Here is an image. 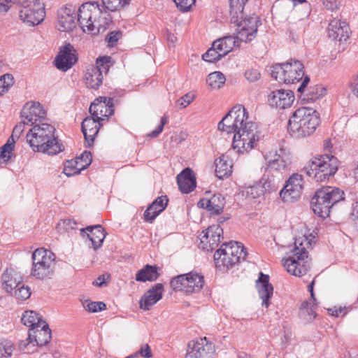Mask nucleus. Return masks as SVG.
Here are the masks:
<instances>
[{"label":"nucleus","mask_w":358,"mask_h":358,"mask_svg":"<svg viewBox=\"0 0 358 358\" xmlns=\"http://www.w3.org/2000/svg\"><path fill=\"white\" fill-rule=\"evenodd\" d=\"M55 127L49 124H36L27 134V141L34 151L55 155L63 151L64 146L55 136Z\"/></svg>","instance_id":"2"},{"label":"nucleus","mask_w":358,"mask_h":358,"mask_svg":"<svg viewBox=\"0 0 358 358\" xmlns=\"http://www.w3.org/2000/svg\"><path fill=\"white\" fill-rule=\"evenodd\" d=\"M106 278L104 275L99 276L94 282L93 285L101 287L105 282Z\"/></svg>","instance_id":"63"},{"label":"nucleus","mask_w":358,"mask_h":358,"mask_svg":"<svg viewBox=\"0 0 358 358\" xmlns=\"http://www.w3.org/2000/svg\"><path fill=\"white\" fill-rule=\"evenodd\" d=\"M317 303L311 304L310 301H304L299 308V317L304 322H312L317 316L316 309Z\"/></svg>","instance_id":"39"},{"label":"nucleus","mask_w":358,"mask_h":358,"mask_svg":"<svg viewBox=\"0 0 358 358\" xmlns=\"http://www.w3.org/2000/svg\"><path fill=\"white\" fill-rule=\"evenodd\" d=\"M31 275L38 280L50 279L54 275L56 265L55 255L43 248L36 249L32 253Z\"/></svg>","instance_id":"6"},{"label":"nucleus","mask_w":358,"mask_h":358,"mask_svg":"<svg viewBox=\"0 0 358 358\" xmlns=\"http://www.w3.org/2000/svg\"><path fill=\"white\" fill-rule=\"evenodd\" d=\"M2 284L5 290L10 294L21 285L22 277L13 269L7 268L1 276Z\"/></svg>","instance_id":"35"},{"label":"nucleus","mask_w":358,"mask_h":358,"mask_svg":"<svg viewBox=\"0 0 358 358\" xmlns=\"http://www.w3.org/2000/svg\"><path fill=\"white\" fill-rule=\"evenodd\" d=\"M247 252L241 243L232 242L223 243L214 254L216 267L220 269L232 268L241 259L244 260Z\"/></svg>","instance_id":"7"},{"label":"nucleus","mask_w":358,"mask_h":358,"mask_svg":"<svg viewBox=\"0 0 358 358\" xmlns=\"http://www.w3.org/2000/svg\"><path fill=\"white\" fill-rule=\"evenodd\" d=\"M336 157L325 155L315 157L304 170L306 174L316 182H323L333 176L338 170Z\"/></svg>","instance_id":"8"},{"label":"nucleus","mask_w":358,"mask_h":358,"mask_svg":"<svg viewBox=\"0 0 358 358\" xmlns=\"http://www.w3.org/2000/svg\"><path fill=\"white\" fill-rule=\"evenodd\" d=\"M101 121L92 115V117H87L83 120L81 129L88 146H91L94 143L95 136L101 126Z\"/></svg>","instance_id":"27"},{"label":"nucleus","mask_w":358,"mask_h":358,"mask_svg":"<svg viewBox=\"0 0 358 358\" xmlns=\"http://www.w3.org/2000/svg\"><path fill=\"white\" fill-rule=\"evenodd\" d=\"M80 236L83 238L87 237L92 242L95 250L101 247L106 235L101 225L89 226L85 229H80Z\"/></svg>","instance_id":"26"},{"label":"nucleus","mask_w":358,"mask_h":358,"mask_svg":"<svg viewBox=\"0 0 358 358\" xmlns=\"http://www.w3.org/2000/svg\"><path fill=\"white\" fill-rule=\"evenodd\" d=\"M303 243H306V245L309 244L305 237L296 238L294 249L282 259V266L287 271L296 277L306 275L311 266V259L308 256Z\"/></svg>","instance_id":"4"},{"label":"nucleus","mask_w":358,"mask_h":358,"mask_svg":"<svg viewBox=\"0 0 358 358\" xmlns=\"http://www.w3.org/2000/svg\"><path fill=\"white\" fill-rule=\"evenodd\" d=\"M90 114L99 120L108 119L114 113V99L110 97L99 96L90 106Z\"/></svg>","instance_id":"19"},{"label":"nucleus","mask_w":358,"mask_h":358,"mask_svg":"<svg viewBox=\"0 0 358 358\" xmlns=\"http://www.w3.org/2000/svg\"><path fill=\"white\" fill-rule=\"evenodd\" d=\"M349 27L345 22L334 19L328 26V36L334 41H346L348 37Z\"/></svg>","instance_id":"29"},{"label":"nucleus","mask_w":358,"mask_h":358,"mask_svg":"<svg viewBox=\"0 0 358 358\" xmlns=\"http://www.w3.org/2000/svg\"><path fill=\"white\" fill-rule=\"evenodd\" d=\"M73 52V46L70 43L62 47L55 58L56 67L64 71L71 69L77 62V57Z\"/></svg>","instance_id":"23"},{"label":"nucleus","mask_w":358,"mask_h":358,"mask_svg":"<svg viewBox=\"0 0 358 358\" xmlns=\"http://www.w3.org/2000/svg\"><path fill=\"white\" fill-rule=\"evenodd\" d=\"M170 285L174 290H181L187 294H193L199 292L202 289L204 279L202 275L189 272L173 278Z\"/></svg>","instance_id":"12"},{"label":"nucleus","mask_w":358,"mask_h":358,"mask_svg":"<svg viewBox=\"0 0 358 358\" xmlns=\"http://www.w3.org/2000/svg\"><path fill=\"white\" fill-rule=\"evenodd\" d=\"M77 160H79L80 164H86L87 159L92 162V155L90 152H84L80 157L76 158Z\"/></svg>","instance_id":"60"},{"label":"nucleus","mask_w":358,"mask_h":358,"mask_svg":"<svg viewBox=\"0 0 358 358\" xmlns=\"http://www.w3.org/2000/svg\"><path fill=\"white\" fill-rule=\"evenodd\" d=\"M22 322L30 329L39 328L43 324L47 323L41 316L33 310H27L22 317Z\"/></svg>","instance_id":"40"},{"label":"nucleus","mask_w":358,"mask_h":358,"mask_svg":"<svg viewBox=\"0 0 358 358\" xmlns=\"http://www.w3.org/2000/svg\"><path fill=\"white\" fill-rule=\"evenodd\" d=\"M193 99L194 96L187 93L185 94L182 97L179 99L177 101V103L180 105L182 108H185L193 101Z\"/></svg>","instance_id":"57"},{"label":"nucleus","mask_w":358,"mask_h":358,"mask_svg":"<svg viewBox=\"0 0 358 358\" xmlns=\"http://www.w3.org/2000/svg\"><path fill=\"white\" fill-rule=\"evenodd\" d=\"M257 287L259 297L262 299V306L268 308L269 306L268 300L272 296L273 287L269 283V276L260 273L259 277L257 280Z\"/></svg>","instance_id":"31"},{"label":"nucleus","mask_w":358,"mask_h":358,"mask_svg":"<svg viewBox=\"0 0 358 358\" xmlns=\"http://www.w3.org/2000/svg\"><path fill=\"white\" fill-rule=\"evenodd\" d=\"M235 24L236 38L240 42L248 43L253 40L257 35V29L261 24L256 15L252 16L242 15L237 22H231Z\"/></svg>","instance_id":"13"},{"label":"nucleus","mask_w":358,"mask_h":358,"mask_svg":"<svg viewBox=\"0 0 358 358\" xmlns=\"http://www.w3.org/2000/svg\"><path fill=\"white\" fill-rule=\"evenodd\" d=\"M164 292V285L157 283L150 288L141 298L140 308L148 310L157 303L162 298Z\"/></svg>","instance_id":"24"},{"label":"nucleus","mask_w":358,"mask_h":358,"mask_svg":"<svg viewBox=\"0 0 358 358\" xmlns=\"http://www.w3.org/2000/svg\"><path fill=\"white\" fill-rule=\"evenodd\" d=\"M110 57H103L96 59V65H91L87 68L85 73V83L88 87L97 89L102 84L103 72L107 73L109 69Z\"/></svg>","instance_id":"15"},{"label":"nucleus","mask_w":358,"mask_h":358,"mask_svg":"<svg viewBox=\"0 0 358 358\" xmlns=\"http://www.w3.org/2000/svg\"><path fill=\"white\" fill-rule=\"evenodd\" d=\"M138 353L145 358H150L152 356L150 348L148 344L143 345L139 350Z\"/></svg>","instance_id":"59"},{"label":"nucleus","mask_w":358,"mask_h":358,"mask_svg":"<svg viewBox=\"0 0 358 358\" xmlns=\"http://www.w3.org/2000/svg\"><path fill=\"white\" fill-rule=\"evenodd\" d=\"M169 199L166 196L157 197L144 212V220L146 222H152L158 215L166 208Z\"/></svg>","instance_id":"32"},{"label":"nucleus","mask_w":358,"mask_h":358,"mask_svg":"<svg viewBox=\"0 0 358 358\" xmlns=\"http://www.w3.org/2000/svg\"><path fill=\"white\" fill-rule=\"evenodd\" d=\"M58 29L60 31H70L76 27L75 8L64 7L58 11Z\"/></svg>","instance_id":"28"},{"label":"nucleus","mask_w":358,"mask_h":358,"mask_svg":"<svg viewBox=\"0 0 358 358\" xmlns=\"http://www.w3.org/2000/svg\"><path fill=\"white\" fill-rule=\"evenodd\" d=\"M324 7L329 11L336 12L341 6L340 0H322Z\"/></svg>","instance_id":"52"},{"label":"nucleus","mask_w":358,"mask_h":358,"mask_svg":"<svg viewBox=\"0 0 358 358\" xmlns=\"http://www.w3.org/2000/svg\"><path fill=\"white\" fill-rule=\"evenodd\" d=\"M270 173L271 171H268L267 169L266 173L264 174L262 178L258 181L264 190V193L275 191L276 188V182L274 176H271Z\"/></svg>","instance_id":"44"},{"label":"nucleus","mask_w":358,"mask_h":358,"mask_svg":"<svg viewBox=\"0 0 358 358\" xmlns=\"http://www.w3.org/2000/svg\"><path fill=\"white\" fill-rule=\"evenodd\" d=\"M92 11L87 4H83L78 9V22L84 32L96 35L104 32L111 22V17L107 12H103L99 19L92 20Z\"/></svg>","instance_id":"10"},{"label":"nucleus","mask_w":358,"mask_h":358,"mask_svg":"<svg viewBox=\"0 0 358 358\" xmlns=\"http://www.w3.org/2000/svg\"><path fill=\"white\" fill-rule=\"evenodd\" d=\"M225 206L224 198L220 194H214L210 199H201L198 206L207 209L211 214L219 215L223 212Z\"/></svg>","instance_id":"30"},{"label":"nucleus","mask_w":358,"mask_h":358,"mask_svg":"<svg viewBox=\"0 0 358 358\" xmlns=\"http://www.w3.org/2000/svg\"><path fill=\"white\" fill-rule=\"evenodd\" d=\"M240 41L236 36H227L213 42V45L219 50L222 55L225 56L230 52L234 47L239 46Z\"/></svg>","instance_id":"36"},{"label":"nucleus","mask_w":358,"mask_h":358,"mask_svg":"<svg viewBox=\"0 0 358 358\" xmlns=\"http://www.w3.org/2000/svg\"><path fill=\"white\" fill-rule=\"evenodd\" d=\"M352 219L354 221L355 227L358 229V201L353 206Z\"/></svg>","instance_id":"61"},{"label":"nucleus","mask_w":358,"mask_h":358,"mask_svg":"<svg viewBox=\"0 0 358 358\" xmlns=\"http://www.w3.org/2000/svg\"><path fill=\"white\" fill-rule=\"evenodd\" d=\"M196 0H174L177 7L182 12H187L190 10Z\"/></svg>","instance_id":"53"},{"label":"nucleus","mask_w":358,"mask_h":358,"mask_svg":"<svg viewBox=\"0 0 358 358\" xmlns=\"http://www.w3.org/2000/svg\"><path fill=\"white\" fill-rule=\"evenodd\" d=\"M245 77L250 82H256L260 78L261 74L257 69H250L245 72Z\"/></svg>","instance_id":"54"},{"label":"nucleus","mask_w":358,"mask_h":358,"mask_svg":"<svg viewBox=\"0 0 358 358\" xmlns=\"http://www.w3.org/2000/svg\"><path fill=\"white\" fill-rule=\"evenodd\" d=\"M274 158L268 161V171H277L280 173H286L292 164V156L289 150L285 148H280L275 150Z\"/></svg>","instance_id":"21"},{"label":"nucleus","mask_w":358,"mask_h":358,"mask_svg":"<svg viewBox=\"0 0 358 358\" xmlns=\"http://www.w3.org/2000/svg\"><path fill=\"white\" fill-rule=\"evenodd\" d=\"M45 116L46 113L39 102H27L21 110V117L27 125H36L37 122H41Z\"/></svg>","instance_id":"20"},{"label":"nucleus","mask_w":358,"mask_h":358,"mask_svg":"<svg viewBox=\"0 0 358 358\" xmlns=\"http://www.w3.org/2000/svg\"><path fill=\"white\" fill-rule=\"evenodd\" d=\"M26 124H24L23 120L21 122H20L18 124H17L13 130L11 137L10 138L11 140H13V137L15 136L16 138H19L20 134L22 133L24 130V125Z\"/></svg>","instance_id":"58"},{"label":"nucleus","mask_w":358,"mask_h":358,"mask_svg":"<svg viewBox=\"0 0 358 358\" xmlns=\"http://www.w3.org/2000/svg\"><path fill=\"white\" fill-rule=\"evenodd\" d=\"M84 308L90 313H96L106 308V305L102 301L90 302L86 301L83 303Z\"/></svg>","instance_id":"51"},{"label":"nucleus","mask_w":358,"mask_h":358,"mask_svg":"<svg viewBox=\"0 0 358 358\" xmlns=\"http://www.w3.org/2000/svg\"><path fill=\"white\" fill-rule=\"evenodd\" d=\"M158 267L146 264L136 274V280L138 282L155 281L159 274L157 272Z\"/></svg>","instance_id":"38"},{"label":"nucleus","mask_w":358,"mask_h":358,"mask_svg":"<svg viewBox=\"0 0 358 358\" xmlns=\"http://www.w3.org/2000/svg\"><path fill=\"white\" fill-rule=\"evenodd\" d=\"M294 100V93L290 90H277L271 92L268 96L269 106L279 110L289 108Z\"/></svg>","instance_id":"22"},{"label":"nucleus","mask_w":358,"mask_h":358,"mask_svg":"<svg viewBox=\"0 0 358 358\" xmlns=\"http://www.w3.org/2000/svg\"><path fill=\"white\" fill-rule=\"evenodd\" d=\"M351 87L353 94L358 97V72L352 78Z\"/></svg>","instance_id":"62"},{"label":"nucleus","mask_w":358,"mask_h":358,"mask_svg":"<svg viewBox=\"0 0 358 358\" xmlns=\"http://www.w3.org/2000/svg\"><path fill=\"white\" fill-rule=\"evenodd\" d=\"M13 76L11 74L6 73L0 77V96L7 92L13 85Z\"/></svg>","instance_id":"50"},{"label":"nucleus","mask_w":358,"mask_h":358,"mask_svg":"<svg viewBox=\"0 0 358 358\" xmlns=\"http://www.w3.org/2000/svg\"><path fill=\"white\" fill-rule=\"evenodd\" d=\"M320 122L318 113L309 107L296 109L289 120L288 130L296 138H304L315 132Z\"/></svg>","instance_id":"3"},{"label":"nucleus","mask_w":358,"mask_h":358,"mask_svg":"<svg viewBox=\"0 0 358 358\" xmlns=\"http://www.w3.org/2000/svg\"><path fill=\"white\" fill-rule=\"evenodd\" d=\"M248 0H229L231 22H237L238 17L244 15L243 10Z\"/></svg>","instance_id":"42"},{"label":"nucleus","mask_w":358,"mask_h":358,"mask_svg":"<svg viewBox=\"0 0 358 358\" xmlns=\"http://www.w3.org/2000/svg\"><path fill=\"white\" fill-rule=\"evenodd\" d=\"M51 337V330L48 323H45L39 328L30 329L27 338L20 342L19 348L20 350L27 349L26 352L29 353V347H34L35 345L41 347L45 345L50 342Z\"/></svg>","instance_id":"14"},{"label":"nucleus","mask_w":358,"mask_h":358,"mask_svg":"<svg viewBox=\"0 0 358 358\" xmlns=\"http://www.w3.org/2000/svg\"><path fill=\"white\" fill-rule=\"evenodd\" d=\"M10 294L14 296L19 300L24 301L30 297L31 290L28 286H24L22 282L21 285L15 289L13 293H10Z\"/></svg>","instance_id":"49"},{"label":"nucleus","mask_w":358,"mask_h":358,"mask_svg":"<svg viewBox=\"0 0 358 358\" xmlns=\"http://www.w3.org/2000/svg\"><path fill=\"white\" fill-rule=\"evenodd\" d=\"M223 234V229L219 225H211L200 234L199 248L206 251H213L219 245Z\"/></svg>","instance_id":"18"},{"label":"nucleus","mask_w":358,"mask_h":358,"mask_svg":"<svg viewBox=\"0 0 358 358\" xmlns=\"http://www.w3.org/2000/svg\"><path fill=\"white\" fill-rule=\"evenodd\" d=\"M130 1L131 0H101V5L94 2L90 4L89 6H92L94 9L97 8L96 11L99 14H103V10L104 12H107V10L111 12L120 10L128 6Z\"/></svg>","instance_id":"34"},{"label":"nucleus","mask_w":358,"mask_h":358,"mask_svg":"<svg viewBox=\"0 0 358 358\" xmlns=\"http://www.w3.org/2000/svg\"><path fill=\"white\" fill-rule=\"evenodd\" d=\"M226 81L224 75L220 71H215L208 75L206 82L212 89L220 88Z\"/></svg>","instance_id":"43"},{"label":"nucleus","mask_w":358,"mask_h":358,"mask_svg":"<svg viewBox=\"0 0 358 358\" xmlns=\"http://www.w3.org/2000/svg\"><path fill=\"white\" fill-rule=\"evenodd\" d=\"M177 183L181 192L188 194L196 187V178L189 168L185 169L178 176Z\"/></svg>","instance_id":"33"},{"label":"nucleus","mask_w":358,"mask_h":358,"mask_svg":"<svg viewBox=\"0 0 358 358\" xmlns=\"http://www.w3.org/2000/svg\"><path fill=\"white\" fill-rule=\"evenodd\" d=\"M15 346L8 340H0V358H11Z\"/></svg>","instance_id":"46"},{"label":"nucleus","mask_w":358,"mask_h":358,"mask_svg":"<svg viewBox=\"0 0 358 358\" xmlns=\"http://www.w3.org/2000/svg\"><path fill=\"white\" fill-rule=\"evenodd\" d=\"M224 55L213 45L206 53L202 55V59L208 62H215L220 60Z\"/></svg>","instance_id":"48"},{"label":"nucleus","mask_w":358,"mask_h":358,"mask_svg":"<svg viewBox=\"0 0 358 358\" xmlns=\"http://www.w3.org/2000/svg\"><path fill=\"white\" fill-rule=\"evenodd\" d=\"M343 194L340 189L330 186L318 189L310 201L314 213L321 217H328L333 206L344 199Z\"/></svg>","instance_id":"5"},{"label":"nucleus","mask_w":358,"mask_h":358,"mask_svg":"<svg viewBox=\"0 0 358 358\" xmlns=\"http://www.w3.org/2000/svg\"><path fill=\"white\" fill-rule=\"evenodd\" d=\"M163 131L161 127H157L156 129L147 134L148 137L156 138Z\"/></svg>","instance_id":"64"},{"label":"nucleus","mask_w":358,"mask_h":358,"mask_svg":"<svg viewBox=\"0 0 358 358\" xmlns=\"http://www.w3.org/2000/svg\"><path fill=\"white\" fill-rule=\"evenodd\" d=\"M248 119L245 107L236 105L218 123L220 130L234 133L232 147L238 153L248 152L255 148L262 136L257 124Z\"/></svg>","instance_id":"1"},{"label":"nucleus","mask_w":358,"mask_h":358,"mask_svg":"<svg viewBox=\"0 0 358 358\" xmlns=\"http://www.w3.org/2000/svg\"><path fill=\"white\" fill-rule=\"evenodd\" d=\"M303 187L302 176L293 173L286 181L285 185L280 192V196L284 202H293L300 197Z\"/></svg>","instance_id":"16"},{"label":"nucleus","mask_w":358,"mask_h":358,"mask_svg":"<svg viewBox=\"0 0 358 358\" xmlns=\"http://www.w3.org/2000/svg\"><path fill=\"white\" fill-rule=\"evenodd\" d=\"M309 81L308 76H305L297 91L303 96V100L307 102L315 101L326 94V89L322 85H317L306 90Z\"/></svg>","instance_id":"25"},{"label":"nucleus","mask_w":358,"mask_h":358,"mask_svg":"<svg viewBox=\"0 0 358 358\" xmlns=\"http://www.w3.org/2000/svg\"><path fill=\"white\" fill-rule=\"evenodd\" d=\"M77 159L68 160L64 167L63 173L68 177L79 174L82 170L85 169L90 165V162L87 159L86 164L79 162Z\"/></svg>","instance_id":"41"},{"label":"nucleus","mask_w":358,"mask_h":358,"mask_svg":"<svg viewBox=\"0 0 358 358\" xmlns=\"http://www.w3.org/2000/svg\"><path fill=\"white\" fill-rule=\"evenodd\" d=\"M215 345L206 339L201 338L188 344L186 358H213Z\"/></svg>","instance_id":"17"},{"label":"nucleus","mask_w":358,"mask_h":358,"mask_svg":"<svg viewBox=\"0 0 358 358\" xmlns=\"http://www.w3.org/2000/svg\"><path fill=\"white\" fill-rule=\"evenodd\" d=\"M215 173L217 178L222 179L228 177L232 172V163L228 157L222 156L215 161Z\"/></svg>","instance_id":"37"},{"label":"nucleus","mask_w":358,"mask_h":358,"mask_svg":"<svg viewBox=\"0 0 358 358\" xmlns=\"http://www.w3.org/2000/svg\"><path fill=\"white\" fill-rule=\"evenodd\" d=\"M15 141L8 138L7 142L0 148V160L8 162L13 155Z\"/></svg>","instance_id":"45"},{"label":"nucleus","mask_w":358,"mask_h":358,"mask_svg":"<svg viewBox=\"0 0 358 358\" xmlns=\"http://www.w3.org/2000/svg\"><path fill=\"white\" fill-rule=\"evenodd\" d=\"M272 78L279 83L285 84L303 81L304 78V66L299 61L290 59L283 64H277L271 67Z\"/></svg>","instance_id":"9"},{"label":"nucleus","mask_w":358,"mask_h":358,"mask_svg":"<svg viewBox=\"0 0 358 358\" xmlns=\"http://www.w3.org/2000/svg\"><path fill=\"white\" fill-rule=\"evenodd\" d=\"M121 36L122 33L120 31H111L107 35L106 40L110 46H113Z\"/></svg>","instance_id":"56"},{"label":"nucleus","mask_w":358,"mask_h":358,"mask_svg":"<svg viewBox=\"0 0 358 358\" xmlns=\"http://www.w3.org/2000/svg\"><path fill=\"white\" fill-rule=\"evenodd\" d=\"M20 19L28 26H35L42 22L45 17L42 0H27L22 3L19 11Z\"/></svg>","instance_id":"11"},{"label":"nucleus","mask_w":358,"mask_h":358,"mask_svg":"<svg viewBox=\"0 0 358 358\" xmlns=\"http://www.w3.org/2000/svg\"><path fill=\"white\" fill-rule=\"evenodd\" d=\"M264 194V190L262 189L261 184H259V182H256L253 185L246 187L243 191V194H245L246 197L251 199L259 197Z\"/></svg>","instance_id":"47"},{"label":"nucleus","mask_w":358,"mask_h":358,"mask_svg":"<svg viewBox=\"0 0 358 358\" xmlns=\"http://www.w3.org/2000/svg\"><path fill=\"white\" fill-rule=\"evenodd\" d=\"M59 226L62 225V227L65 229L66 231H69L71 230H76L78 229V223L72 220V219H66L62 221V223H59Z\"/></svg>","instance_id":"55"}]
</instances>
